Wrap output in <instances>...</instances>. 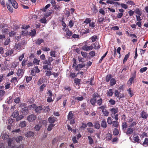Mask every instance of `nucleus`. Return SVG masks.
Instances as JSON below:
<instances>
[{
	"instance_id": "obj_38",
	"label": "nucleus",
	"mask_w": 148,
	"mask_h": 148,
	"mask_svg": "<svg viewBox=\"0 0 148 148\" xmlns=\"http://www.w3.org/2000/svg\"><path fill=\"white\" fill-rule=\"evenodd\" d=\"M7 7L8 10L11 13L13 12V10L12 7H11L8 3H6Z\"/></svg>"
},
{
	"instance_id": "obj_1",
	"label": "nucleus",
	"mask_w": 148,
	"mask_h": 148,
	"mask_svg": "<svg viewBox=\"0 0 148 148\" xmlns=\"http://www.w3.org/2000/svg\"><path fill=\"white\" fill-rule=\"evenodd\" d=\"M118 114H114V118L115 119V121H112L111 118L110 117H109L107 119V122L109 125H112V126L113 127H118L119 126V124L118 122Z\"/></svg>"
},
{
	"instance_id": "obj_42",
	"label": "nucleus",
	"mask_w": 148,
	"mask_h": 148,
	"mask_svg": "<svg viewBox=\"0 0 148 148\" xmlns=\"http://www.w3.org/2000/svg\"><path fill=\"white\" fill-rule=\"evenodd\" d=\"M46 85L45 84H42L39 87V91L40 92L42 91L43 90L44 88L45 87Z\"/></svg>"
},
{
	"instance_id": "obj_24",
	"label": "nucleus",
	"mask_w": 148,
	"mask_h": 148,
	"mask_svg": "<svg viewBox=\"0 0 148 148\" xmlns=\"http://www.w3.org/2000/svg\"><path fill=\"white\" fill-rule=\"evenodd\" d=\"M42 125L39 124L36 125L34 127V130L36 131H39L40 130Z\"/></svg>"
},
{
	"instance_id": "obj_34",
	"label": "nucleus",
	"mask_w": 148,
	"mask_h": 148,
	"mask_svg": "<svg viewBox=\"0 0 148 148\" xmlns=\"http://www.w3.org/2000/svg\"><path fill=\"white\" fill-rule=\"evenodd\" d=\"M23 138L22 136H19L17 137L15 139V140L17 143H19L20 141H22L23 140Z\"/></svg>"
},
{
	"instance_id": "obj_54",
	"label": "nucleus",
	"mask_w": 148,
	"mask_h": 148,
	"mask_svg": "<svg viewBox=\"0 0 148 148\" xmlns=\"http://www.w3.org/2000/svg\"><path fill=\"white\" fill-rule=\"evenodd\" d=\"M81 107L83 110H84L86 107V103H83L81 105Z\"/></svg>"
},
{
	"instance_id": "obj_12",
	"label": "nucleus",
	"mask_w": 148,
	"mask_h": 148,
	"mask_svg": "<svg viewBox=\"0 0 148 148\" xmlns=\"http://www.w3.org/2000/svg\"><path fill=\"white\" fill-rule=\"evenodd\" d=\"M85 66V65L84 64H79L77 66H76L75 68V70L76 71H78L80 70L81 68H83V67Z\"/></svg>"
},
{
	"instance_id": "obj_47",
	"label": "nucleus",
	"mask_w": 148,
	"mask_h": 148,
	"mask_svg": "<svg viewBox=\"0 0 148 148\" xmlns=\"http://www.w3.org/2000/svg\"><path fill=\"white\" fill-rule=\"evenodd\" d=\"M44 82V80L43 78H40L37 82L38 85H40Z\"/></svg>"
},
{
	"instance_id": "obj_33",
	"label": "nucleus",
	"mask_w": 148,
	"mask_h": 148,
	"mask_svg": "<svg viewBox=\"0 0 148 148\" xmlns=\"http://www.w3.org/2000/svg\"><path fill=\"white\" fill-rule=\"evenodd\" d=\"M80 81L81 79H78L77 78H75L74 80V83H75L77 85H80Z\"/></svg>"
},
{
	"instance_id": "obj_3",
	"label": "nucleus",
	"mask_w": 148,
	"mask_h": 148,
	"mask_svg": "<svg viewBox=\"0 0 148 148\" xmlns=\"http://www.w3.org/2000/svg\"><path fill=\"white\" fill-rule=\"evenodd\" d=\"M36 118V115L34 114H32L28 116L27 119L29 122H32L34 121Z\"/></svg>"
},
{
	"instance_id": "obj_29",
	"label": "nucleus",
	"mask_w": 148,
	"mask_h": 148,
	"mask_svg": "<svg viewBox=\"0 0 148 148\" xmlns=\"http://www.w3.org/2000/svg\"><path fill=\"white\" fill-rule=\"evenodd\" d=\"M44 41L42 39H38L35 42V43L36 44L39 45H40L41 43L44 42Z\"/></svg>"
},
{
	"instance_id": "obj_64",
	"label": "nucleus",
	"mask_w": 148,
	"mask_h": 148,
	"mask_svg": "<svg viewBox=\"0 0 148 148\" xmlns=\"http://www.w3.org/2000/svg\"><path fill=\"white\" fill-rule=\"evenodd\" d=\"M147 67H143L141 68L140 70V73H143L147 69Z\"/></svg>"
},
{
	"instance_id": "obj_50",
	"label": "nucleus",
	"mask_w": 148,
	"mask_h": 148,
	"mask_svg": "<svg viewBox=\"0 0 148 148\" xmlns=\"http://www.w3.org/2000/svg\"><path fill=\"white\" fill-rule=\"evenodd\" d=\"M142 145L144 146H146L148 145V138H146L145 139Z\"/></svg>"
},
{
	"instance_id": "obj_49",
	"label": "nucleus",
	"mask_w": 148,
	"mask_h": 148,
	"mask_svg": "<svg viewBox=\"0 0 148 148\" xmlns=\"http://www.w3.org/2000/svg\"><path fill=\"white\" fill-rule=\"evenodd\" d=\"M21 44L18 43L16 45L15 48L16 50H19L21 48Z\"/></svg>"
},
{
	"instance_id": "obj_37",
	"label": "nucleus",
	"mask_w": 148,
	"mask_h": 148,
	"mask_svg": "<svg viewBox=\"0 0 148 148\" xmlns=\"http://www.w3.org/2000/svg\"><path fill=\"white\" fill-rule=\"evenodd\" d=\"M92 97L93 98L96 99V98H100V96L97 92H94L92 95Z\"/></svg>"
},
{
	"instance_id": "obj_2",
	"label": "nucleus",
	"mask_w": 148,
	"mask_h": 148,
	"mask_svg": "<svg viewBox=\"0 0 148 148\" xmlns=\"http://www.w3.org/2000/svg\"><path fill=\"white\" fill-rule=\"evenodd\" d=\"M97 43L95 42L93 44H92L90 46L85 45L83 46L82 47V49L86 51H88L89 50H92L93 48H95L96 49H98L100 48V47L99 45L96 46V45H97Z\"/></svg>"
},
{
	"instance_id": "obj_11",
	"label": "nucleus",
	"mask_w": 148,
	"mask_h": 148,
	"mask_svg": "<svg viewBox=\"0 0 148 148\" xmlns=\"http://www.w3.org/2000/svg\"><path fill=\"white\" fill-rule=\"evenodd\" d=\"M114 93V91L112 89H109L107 90L106 94L108 97H112Z\"/></svg>"
},
{
	"instance_id": "obj_22",
	"label": "nucleus",
	"mask_w": 148,
	"mask_h": 148,
	"mask_svg": "<svg viewBox=\"0 0 148 148\" xmlns=\"http://www.w3.org/2000/svg\"><path fill=\"white\" fill-rule=\"evenodd\" d=\"M94 127L97 129H99L100 127V125L99 121H96L94 123Z\"/></svg>"
},
{
	"instance_id": "obj_16",
	"label": "nucleus",
	"mask_w": 148,
	"mask_h": 148,
	"mask_svg": "<svg viewBox=\"0 0 148 148\" xmlns=\"http://www.w3.org/2000/svg\"><path fill=\"white\" fill-rule=\"evenodd\" d=\"M42 109V108L41 106H39L36 107L35 110V112L37 113H40Z\"/></svg>"
},
{
	"instance_id": "obj_60",
	"label": "nucleus",
	"mask_w": 148,
	"mask_h": 148,
	"mask_svg": "<svg viewBox=\"0 0 148 148\" xmlns=\"http://www.w3.org/2000/svg\"><path fill=\"white\" fill-rule=\"evenodd\" d=\"M74 25V23L73 22L72 20H71L69 23L68 26L70 27H72Z\"/></svg>"
},
{
	"instance_id": "obj_41",
	"label": "nucleus",
	"mask_w": 148,
	"mask_h": 148,
	"mask_svg": "<svg viewBox=\"0 0 148 148\" xmlns=\"http://www.w3.org/2000/svg\"><path fill=\"white\" fill-rule=\"evenodd\" d=\"M11 82L13 83L14 84H16L18 82L17 79L16 77H12L10 81Z\"/></svg>"
},
{
	"instance_id": "obj_61",
	"label": "nucleus",
	"mask_w": 148,
	"mask_h": 148,
	"mask_svg": "<svg viewBox=\"0 0 148 148\" xmlns=\"http://www.w3.org/2000/svg\"><path fill=\"white\" fill-rule=\"evenodd\" d=\"M20 98L18 97L15 98L14 99V102L16 103H18L20 102Z\"/></svg>"
},
{
	"instance_id": "obj_6",
	"label": "nucleus",
	"mask_w": 148,
	"mask_h": 148,
	"mask_svg": "<svg viewBox=\"0 0 148 148\" xmlns=\"http://www.w3.org/2000/svg\"><path fill=\"white\" fill-rule=\"evenodd\" d=\"M141 117L144 119H147L148 117V114L144 111H142L140 114Z\"/></svg>"
},
{
	"instance_id": "obj_57",
	"label": "nucleus",
	"mask_w": 148,
	"mask_h": 148,
	"mask_svg": "<svg viewBox=\"0 0 148 148\" xmlns=\"http://www.w3.org/2000/svg\"><path fill=\"white\" fill-rule=\"evenodd\" d=\"M91 21V20L90 18H87L85 19V21L84 22V23H86V24H88V23L89 24Z\"/></svg>"
},
{
	"instance_id": "obj_45",
	"label": "nucleus",
	"mask_w": 148,
	"mask_h": 148,
	"mask_svg": "<svg viewBox=\"0 0 148 148\" xmlns=\"http://www.w3.org/2000/svg\"><path fill=\"white\" fill-rule=\"evenodd\" d=\"M27 60L26 59H24L21 63L22 66L23 67H25L27 63Z\"/></svg>"
},
{
	"instance_id": "obj_27",
	"label": "nucleus",
	"mask_w": 148,
	"mask_h": 148,
	"mask_svg": "<svg viewBox=\"0 0 148 148\" xmlns=\"http://www.w3.org/2000/svg\"><path fill=\"white\" fill-rule=\"evenodd\" d=\"M119 132L118 129L116 128L114 129L113 130V134L115 136H117L119 134Z\"/></svg>"
},
{
	"instance_id": "obj_17",
	"label": "nucleus",
	"mask_w": 148,
	"mask_h": 148,
	"mask_svg": "<svg viewBox=\"0 0 148 148\" xmlns=\"http://www.w3.org/2000/svg\"><path fill=\"white\" fill-rule=\"evenodd\" d=\"M106 138L107 140L109 141L112 138V135L111 134L108 132L106 134Z\"/></svg>"
},
{
	"instance_id": "obj_23",
	"label": "nucleus",
	"mask_w": 148,
	"mask_h": 148,
	"mask_svg": "<svg viewBox=\"0 0 148 148\" xmlns=\"http://www.w3.org/2000/svg\"><path fill=\"white\" fill-rule=\"evenodd\" d=\"M88 139L89 141V144L92 145L94 144V141L91 137L89 136H88Z\"/></svg>"
},
{
	"instance_id": "obj_43",
	"label": "nucleus",
	"mask_w": 148,
	"mask_h": 148,
	"mask_svg": "<svg viewBox=\"0 0 148 148\" xmlns=\"http://www.w3.org/2000/svg\"><path fill=\"white\" fill-rule=\"evenodd\" d=\"M116 81L114 78H112L111 79L110 82V84L111 86H113L116 83Z\"/></svg>"
},
{
	"instance_id": "obj_46",
	"label": "nucleus",
	"mask_w": 148,
	"mask_h": 148,
	"mask_svg": "<svg viewBox=\"0 0 148 148\" xmlns=\"http://www.w3.org/2000/svg\"><path fill=\"white\" fill-rule=\"evenodd\" d=\"M19 64V62H16V61H14L12 63V66L14 68H16L17 66Z\"/></svg>"
},
{
	"instance_id": "obj_56",
	"label": "nucleus",
	"mask_w": 148,
	"mask_h": 148,
	"mask_svg": "<svg viewBox=\"0 0 148 148\" xmlns=\"http://www.w3.org/2000/svg\"><path fill=\"white\" fill-rule=\"evenodd\" d=\"M84 99V98L83 96L81 97H77L75 98V100H77L79 101H81L83 100Z\"/></svg>"
},
{
	"instance_id": "obj_40",
	"label": "nucleus",
	"mask_w": 148,
	"mask_h": 148,
	"mask_svg": "<svg viewBox=\"0 0 148 148\" xmlns=\"http://www.w3.org/2000/svg\"><path fill=\"white\" fill-rule=\"evenodd\" d=\"M40 62V60H38L37 58H35L33 62L34 64L36 65H39V62Z\"/></svg>"
},
{
	"instance_id": "obj_4",
	"label": "nucleus",
	"mask_w": 148,
	"mask_h": 148,
	"mask_svg": "<svg viewBox=\"0 0 148 148\" xmlns=\"http://www.w3.org/2000/svg\"><path fill=\"white\" fill-rule=\"evenodd\" d=\"M25 70L23 69H19L16 72V74L19 77H22L24 74Z\"/></svg>"
},
{
	"instance_id": "obj_36",
	"label": "nucleus",
	"mask_w": 148,
	"mask_h": 148,
	"mask_svg": "<svg viewBox=\"0 0 148 148\" xmlns=\"http://www.w3.org/2000/svg\"><path fill=\"white\" fill-rule=\"evenodd\" d=\"M19 125L22 128L26 126V123L25 121L21 122L20 123Z\"/></svg>"
},
{
	"instance_id": "obj_19",
	"label": "nucleus",
	"mask_w": 148,
	"mask_h": 148,
	"mask_svg": "<svg viewBox=\"0 0 148 148\" xmlns=\"http://www.w3.org/2000/svg\"><path fill=\"white\" fill-rule=\"evenodd\" d=\"M122 127L123 130L124 131L126 129L127 127V125L126 122H124L122 123Z\"/></svg>"
},
{
	"instance_id": "obj_31",
	"label": "nucleus",
	"mask_w": 148,
	"mask_h": 148,
	"mask_svg": "<svg viewBox=\"0 0 148 148\" xmlns=\"http://www.w3.org/2000/svg\"><path fill=\"white\" fill-rule=\"evenodd\" d=\"M136 13L138 15H141L142 14V12L138 8H136L135 10Z\"/></svg>"
},
{
	"instance_id": "obj_58",
	"label": "nucleus",
	"mask_w": 148,
	"mask_h": 148,
	"mask_svg": "<svg viewBox=\"0 0 148 148\" xmlns=\"http://www.w3.org/2000/svg\"><path fill=\"white\" fill-rule=\"evenodd\" d=\"M108 53V51H107L106 52V53L104 54H103V56H102L101 57V59L99 60V63H100L102 62L103 60V59L106 56Z\"/></svg>"
},
{
	"instance_id": "obj_53",
	"label": "nucleus",
	"mask_w": 148,
	"mask_h": 148,
	"mask_svg": "<svg viewBox=\"0 0 148 148\" xmlns=\"http://www.w3.org/2000/svg\"><path fill=\"white\" fill-rule=\"evenodd\" d=\"M133 140L136 143H140L139 142L140 139H139V137L138 136L134 137L133 138Z\"/></svg>"
},
{
	"instance_id": "obj_44",
	"label": "nucleus",
	"mask_w": 148,
	"mask_h": 148,
	"mask_svg": "<svg viewBox=\"0 0 148 148\" xmlns=\"http://www.w3.org/2000/svg\"><path fill=\"white\" fill-rule=\"evenodd\" d=\"M55 125L52 123H50L48 126L47 129L48 131H50L54 126Z\"/></svg>"
},
{
	"instance_id": "obj_62",
	"label": "nucleus",
	"mask_w": 148,
	"mask_h": 148,
	"mask_svg": "<svg viewBox=\"0 0 148 148\" xmlns=\"http://www.w3.org/2000/svg\"><path fill=\"white\" fill-rule=\"evenodd\" d=\"M13 141V139L12 138H8V143L9 146H10L11 145Z\"/></svg>"
},
{
	"instance_id": "obj_9",
	"label": "nucleus",
	"mask_w": 148,
	"mask_h": 148,
	"mask_svg": "<svg viewBox=\"0 0 148 148\" xmlns=\"http://www.w3.org/2000/svg\"><path fill=\"white\" fill-rule=\"evenodd\" d=\"M65 31H67L66 32V37L67 38H69L73 34L72 32L69 30V29H67V28L65 29Z\"/></svg>"
},
{
	"instance_id": "obj_20",
	"label": "nucleus",
	"mask_w": 148,
	"mask_h": 148,
	"mask_svg": "<svg viewBox=\"0 0 148 148\" xmlns=\"http://www.w3.org/2000/svg\"><path fill=\"white\" fill-rule=\"evenodd\" d=\"M96 101L97 100L96 99L92 98L90 99V102L92 106H96Z\"/></svg>"
},
{
	"instance_id": "obj_48",
	"label": "nucleus",
	"mask_w": 148,
	"mask_h": 148,
	"mask_svg": "<svg viewBox=\"0 0 148 148\" xmlns=\"http://www.w3.org/2000/svg\"><path fill=\"white\" fill-rule=\"evenodd\" d=\"M25 78L26 79V81L28 83L30 82L32 79V76H25Z\"/></svg>"
},
{
	"instance_id": "obj_7",
	"label": "nucleus",
	"mask_w": 148,
	"mask_h": 148,
	"mask_svg": "<svg viewBox=\"0 0 148 148\" xmlns=\"http://www.w3.org/2000/svg\"><path fill=\"white\" fill-rule=\"evenodd\" d=\"M21 112L23 115H25L29 113L28 108L26 107H24L22 108Z\"/></svg>"
},
{
	"instance_id": "obj_18",
	"label": "nucleus",
	"mask_w": 148,
	"mask_h": 148,
	"mask_svg": "<svg viewBox=\"0 0 148 148\" xmlns=\"http://www.w3.org/2000/svg\"><path fill=\"white\" fill-rule=\"evenodd\" d=\"M2 138L4 140H7L9 138V136L6 133H4V132L2 133L1 134Z\"/></svg>"
},
{
	"instance_id": "obj_30",
	"label": "nucleus",
	"mask_w": 148,
	"mask_h": 148,
	"mask_svg": "<svg viewBox=\"0 0 148 148\" xmlns=\"http://www.w3.org/2000/svg\"><path fill=\"white\" fill-rule=\"evenodd\" d=\"M101 125L102 127L105 128L107 127V124L106 122L104 120L102 121L101 123Z\"/></svg>"
},
{
	"instance_id": "obj_26",
	"label": "nucleus",
	"mask_w": 148,
	"mask_h": 148,
	"mask_svg": "<svg viewBox=\"0 0 148 148\" xmlns=\"http://www.w3.org/2000/svg\"><path fill=\"white\" fill-rule=\"evenodd\" d=\"M97 38V36L96 35H94L91 37L90 38L89 40H91L92 42H94L96 41V39Z\"/></svg>"
},
{
	"instance_id": "obj_28",
	"label": "nucleus",
	"mask_w": 148,
	"mask_h": 148,
	"mask_svg": "<svg viewBox=\"0 0 148 148\" xmlns=\"http://www.w3.org/2000/svg\"><path fill=\"white\" fill-rule=\"evenodd\" d=\"M36 34V30L35 29H34L31 30V31L30 32L29 35L32 36H34Z\"/></svg>"
},
{
	"instance_id": "obj_35",
	"label": "nucleus",
	"mask_w": 148,
	"mask_h": 148,
	"mask_svg": "<svg viewBox=\"0 0 148 148\" xmlns=\"http://www.w3.org/2000/svg\"><path fill=\"white\" fill-rule=\"evenodd\" d=\"M99 98V99L97 100L96 102L97 103V104L98 105L100 106L102 104L103 100L100 97Z\"/></svg>"
},
{
	"instance_id": "obj_63",
	"label": "nucleus",
	"mask_w": 148,
	"mask_h": 148,
	"mask_svg": "<svg viewBox=\"0 0 148 148\" xmlns=\"http://www.w3.org/2000/svg\"><path fill=\"white\" fill-rule=\"evenodd\" d=\"M10 83L9 82L5 83V87L6 89H8L10 87Z\"/></svg>"
},
{
	"instance_id": "obj_8",
	"label": "nucleus",
	"mask_w": 148,
	"mask_h": 148,
	"mask_svg": "<svg viewBox=\"0 0 148 148\" xmlns=\"http://www.w3.org/2000/svg\"><path fill=\"white\" fill-rule=\"evenodd\" d=\"M57 118L55 117H50L48 119V121L49 123H54L56 121Z\"/></svg>"
},
{
	"instance_id": "obj_25",
	"label": "nucleus",
	"mask_w": 148,
	"mask_h": 148,
	"mask_svg": "<svg viewBox=\"0 0 148 148\" xmlns=\"http://www.w3.org/2000/svg\"><path fill=\"white\" fill-rule=\"evenodd\" d=\"M51 6V5L50 3L47 4L44 7V8H42L40 9V10L42 11L43 12L46 11L47 9Z\"/></svg>"
},
{
	"instance_id": "obj_59",
	"label": "nucleus",
	"mask_w": 148,
	"mask_h": 148,
	"mask_svg": "<svg viewBox=\"0 0 148 148\" xmlns=\"http://www.w3.org/2000/svg\"><path fill=\"white\" fill-rule=\"evenodd\" d=\"M87 129L88 132L90 134L93 133L95 131L94 129L92 128H88Z\"/></svg>"
},
{
	"instance_id": "obj_10",
	"label": "nucleus",
	"mask_w": 148,
	"mask_h": 148,
	"mask_svg": "<svg viewBox=\"0 0 148 148\" xmlns=\"http://www.w3.org/2000/svg\"><path fill=\"white\" fill-rule=\"evenodd\" d=\"M34 133L32 131L27 132L25 134V136L27 138H32L34 136Z\"/></svg>"
},
{
	"instance_id": "obj_52",
	"label": "nucleus",
	"mask_w": 148,
	"mask_h": 148,
	"mask_svg": "<svg viewBox=\"0 0 148 148\" xmlns=\"http://www.w3.org/2000/svg\"><path fill=\"white\" fill-rule=\"evenodd\" d=\"M112 76L111 74H109L107 75L106 78V82H109Z\"/></svg>"
},
{
	"instance_id": "obj_21",
	"label": "nucleus",
	"mask_w": 148,
	"mask_h": 148,
	"mask_svg": "<svg viewBox=\"0 0 148 148\" xmlns=\"http://www.w3.org/2000/svg\"><path fill=\"white\" fill-rule=\"evenodd\" d=\"M50 110V109L49 106H45L43 108V112L45 113L48 112Z\"/></svg>"
},
{
	"instance_id": "obj_15",
	"label": "nucleus",
	"mask_w": 148,
	"mask_h": 148,
	"mask_svg": "<svg viewBox=\"0 0 148 148\" xmlns=\"http://www.w3.org/2000/svg\"><path fill=\"white\" fill-rule=\"evenodd\" d=\"M74 117V114L72 111H70L67 116V119L69 120H71L73 119Z\"/></svg>"
},
{
	"instance_id": "obj_5",
	"label": "nucleus",
	"mask_w": 148,
	"mask_h": 148,
	"mask_svg": "<svg viewBox=\"0 0 148 148\" xmlns=\"http://www.w3.org/2000/svg\"><path fill=\"white\" fill-rule=\"evenodd\" d=\"M129 127L127 128L126 132V134L127 135H129L132 134L133 132L135 130V129L134 128L130 126H129Z\"/></svg>"
},
{
	"instance_id": "obj_55",
	"label": "nucleus",
	"mask_w": 148,
	"mask_h": 148,
	"mask_svg": "<svg viewBox=\"0 0 148 148\" xmlns=\"http://www.w3.org/2000/svg\"><path fill=\"white\" fill-rule=\"evenodd\" d=\"M86 127L87 124L83 123L82 124V125L80 127V128L81 129L84 130Z\"/></svg>"
},
{
	"instance_id": "obj_39",
	"label": "nucleus",
	"mask_w": 148,
	"mask_h": 148,
	"mask_svg": "<svg viewBox=\"0 0 148 148\" xmlns=\"http://www.w3.org/2000/svg\"><path fill=\"white\" fill-rule=\"evenodd\" d=\"M130 55V53H128L125 56L124 58L123 61V64H124L127 61V60L129 57V56Z\"/></svg>"
},
{
	"instance_id": "obj_13",
	"label": "nucleus",
	"mask_w": 148,
	"mask_h": 148,
	"mask_svg": "<svg viewBox=\"0 0 148 148\" xmlns=\"http://www.w3.org/2000/svg\"><path fill=\"white\" fill-rule=\"evenodd\" d=\"M136 72L135 71H134V72L133 74L132 77L129 79V80L131 84L132 83L133 81L134 80V78L136 77Z\"/></svg>"
},
{
	"instance_id": "obj_14",
	"label": "nucleus",
	"mask_w": 148,
	"mask_h": 148,
	"mask_svg": "<svg viewBox=\"0 0 148 148\" xmlns=\"http://www.w3.org/2000/svg\"><path fill=\"white\" fill-rule=\"evenodd\" d=\"M11 3L13 7L15 9H16L18 7V5L17 2L15 0H12Z\"/></svg>"
},
{
	"instance_id": "obj_51",
	"label": "nucleus",
	"mask_w": 148,
	"mask_h": 148,
	"mask_svg": "<svg viewBox=\"0 0 148 148\" xmlns=\"http://www.w3.org/2000/svg\"><path fill=\"white\" fill-rule=\"evenodd\" d=\"M19 115V113L17 111H14L12 114V116L14 118L17 117Z\"/></svg>"
},
{
	"instance_id": "obj_32",
	"label": "nucleus",
	"mask_w": 148,
	"mask_h": 148,
	"mask_svg": "<svg viewBox=\"0 0 148 148\" xmlns=\"http://www.w3.org/2000/svg\"><path fill=\"white\" fill-rule=\"evenodd\" d=\"M110 111L112 113L115 114L118 112V108H112L111 109Z\"/></svg>"
}]
</instances>
